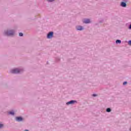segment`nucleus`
Returning a JSON list of instances; mask_svg holds the SVG:
<instances>
[{
  "label": "nucleus",
  "mask_w": 131,
  "mask_h": 131,
  "mask_svg": "<svg viewBox=\"0 0 131 131\" xmlns=\"http://www.w3.org/2000/svg\"><path fill=\"white\" fill-rule=\"evenodd\" d=\"M24 71L23 68H18L12 69L10 70V73L12 74H19V73H22Z\"/></svg>",
  "instance_id": "f257e3e1"
},
{
  "label": "nucleus",
  "mask_w": 131,
  "mask_h": 131,
  "mask_svg": "<svg viewBox=\"0 0 131 131\" xmlns=\"http://www.w3.org/2000/svg\"><path fill=\"white\" fill-rule=\"evenodd\" d=\"M16 31L14 29L6 30L4 31V34L7 36H13L15 35Z\"/></svg>",
  "instance_id": "f03ea898"
},
{
  "label": "nucleus",
  "mask_w": 131,
  "mask_h": 131,
  "mask_svg": "<svg viewBox=\"0 0 131 131\" xmlns=\"http://www.w3.org/2000/svg\"><path fill=\"white\" fill-rule=\"evenodd\" d=\"M75 28L76 30H77V31H82V30H84V27L80 25L76 26Z\"/></svg>",
  "instance_id": "7ed1b4c3"
},
{
  "label": "nucleus",
  "mask_w": 131,
  "mask_h": 131,
  "mask_svg": "<svg viewBox=\"0 0 131 131\" xmlns=\"http://www.w3.org/2000/svg\"><path fill=\"white\" fill-rule=\"evenodd\" d=\"M54 37V32H50L47 36V38L48 39H51Z\"/></svg>",
  "instance_id": "20e7f679"
},
{
  "label": "nucleus",
  "mask_w": 131,
  "mask_h": 131,
  "mask_svg": "<svg viewBox=\"0 0 131 131\" xmlns=\"http://www.w3.org/2000/svg\"><path fill=\"white\" fill-rule=\"evenodd\" d=\"M126 0H123V2H121L120 6L122 7V8H126Z\"/></svg>",
  "instance_id": "39448f33"
},
{
  "label": "nucleus",
  "mask_w": 131,
  "mask_h": 131,
  "mask_svg": "<svg viewBox=\"0 0 131 131\" xmlns=\"http://www.w3.org/2000/svg\"><path fill=\"white\" fill-rule=\"evenodd\" d=\"M76 103H77V101L76 100H71L67 102L66 105H67V106H69V105H73V104H75Z\"/></svg>",
  "instance_id": "423d86ee"
},
{
  "label": "nucleus",
  "mask_w": 131,
  "mask_h": 131,
  "mask_svg": "<svg viewBox=\"0 0 131 131\" xmlns=\"http://www.w3.org/2000/svg\"><path fill=\"white\" fill-rule=\"evenodd\" d=\"M15 119L17 122H21L24 120L23 118L21 117H16Z\"/></svg>",
  "instance_id": "0eeeda50"
},
{
  "label": "nucleus",
  "mask_w": 131,
  "mask_h": 131,
  "mask_svg": "<svg viewBox=\"0 0 131 131\" xmlns=\"http://www.w3.org/2000/svg\"><path fill=\"white\" fill-rule=\"evenodd\" d=\"M83 23H84L85 24H89L91 23V19L88 18H85L83 20Z\"/></svg>",
  "instance_id": "6e6552de"
},
{
  "label": "nucleus",
  "mask_w": 131,
  "mask_h": 131,
  "mask_svg": "<svg viewBox=\"0 0 131 131\" xmlns=\"http://www.w3.org/2000/svg\"><path fill=\"white\" fill-rule=\"evenodd\" d=\"M8 114H10V115H12L13 116H14V115H15V112H14V111H11V112H9L8 113Z\"/></svg>",
  "instance_id": "1a4fd4ad"
},
{
  "label": "nucleus",
  "mask_w": 131,
  "mask_h": 131,
  "mask_svg": "<svg viewBox=\"0 0 131 131\" xmlns=\"http://www.w3.org/2000/svg\"><path fill=\"white\" fill-rule=\"evenodd\" d=\"M116 43H121V40H119V39H117L116 41Z\"/></svg>",
  "instance_id": "9d476101"
},
{
  "label": "nucleus",
  "mask_w": 131,
  "mask_h": 131,
  "mask_svg": "<svg viewBox=\"0 0 131 131\" xmlns=\"http://www.w3.org/2000/svg\"><path fill=\"white\" fill-rule=\"evenodd\" d=\"M106 112L110 113L111 112V108H107L106 110Z\"/></svg>",
  "instance_id": "9b49d317"
},
{
  "label": "nucleus",
  "mask_w": 131,
  "mask_h": 131,
  "mask_svg": "<svg viewBox=\"0 0 131 131\" xmlns=\"http://www.w3.org/2000/svg\"><path fill=\"white\" fill-rule=\"evenodd\" d=\"M55 1H56V0H47V1L48 3H53V2H55Z\"/></svg>",
  "instance_id": "f8f14e48"
},
{
  "label": "nucleus",
  "mask_w": 131,
  "mask_h": 131,
  "mask_svg": "<svg viewBox=\"0 0 131 131\" xmlns=\"http://www.w3.org/2000/svg\"><path fill=\"white\" fill-rule=\"evenodd\" d=\"M4 127V124L0 123V128H3Z\"/></svg>",
  "instance_id": "ddd939ff"
},
{
  "label": "nucleus",
  "mask_w": 131,
  "mask_h": 131,
  "mask_svg": "<svg viewBox=\"0 0 131 131\" xmlns=\"http://www.w3.org/2000/svg\"><path fill=\"white\" fill-rule=\"evenodd\" d=\"M128 45H129V46H131V40L128 41Z\"/></svg>",
  "instance_id": "4468645a"
},
{
  "label": "nucleus",
  "mask_w": 131,
  "mask_h": 131,
  "mask_svg": "<svg viewBox=\"0 0 131 131\" xmlns=\"http://www.w3.org/2000/svg\"><path fill=\"white\" fill-rule=\"evenodd\" d=\"M19 36H23V33H19Z\"/></svg>",
  "instance_id": "2eb2a0df"
},
{
  "label": "nucleus",
  "mask_w": 131,
  "mask_h": 131,
  "mask_svg": "<svg viewBox=\"0 0 131 131\" xmlns=\"http://www.w3.org/2000/svg\"><path fill=\"white\" fill-rule=\"evenodd\" d=\"M127 83V82L125 81V82H124L123 83V85H125V84H126Z\"/></svg>",
  "instance_id": "dca6fc26"
},
{
  "label": "nucleus",
  "mask_w": 131,
  "mask_h": 131,
  "mask_svg": "<svg viewBox=\"0 0 131 131\" xmlns=\"http://www.w3.org/2000/svg\"><path fill=\"white\" fill-rule=\"evenodd\" d=\"M93 97H97V94H93L92 95Z\"/></svg>",
  "instance_id": "f3484780"
},
{
  "label": "nucleus",
  "mask_w": 131,
  "mask_h": 131,
  "mask_svg": "<svg viewBox=\"0 0 131 131\" xmlns=\"http://www.w3.org/2000/svg\"><path fill=\"white\" fill-rule=\"evenodd\" d=\"M128 29H130L131 30V24L129 26Z\"/></svg>",
  "instance_id": "a211bd4d"
},
{
  "label": "nucleus",
  "mask_w": 131,
  "mask_h": 131,
  "mask_svg": "<svg viewBox=\"0 0 131 131\" xmlns=\"http://www.w3.org/2000/svg\"><path fill=\"white\" fill-rule=\"evenodd\" d=\"M56 61H60V58H56Z\"/></svg>",
  "instance_id": "6ab92c4d"
},
{
  "label": "nucleus",
  "mask_w": 131,
  "mask_h": 131,
  "mask_svg": "<svg viewBox=\"0 0 131 131\" xmlns=\"http://www.w3.org/2000/svg\"><path fill=\"white\" fill-rule=\"evenodd\" d=\"M24 131H29L28 129H25Z\"/></svg>",
  "instance_id": "aec40b11"
},
{
  "label": "nucleus",
  "mask_w": 131,
  "mask_h": 131,
  "mask_svg": "<svg viewBox=\"0 0 131 131\" xmlns=\"http://www.w3.org/2000/svg\"><path fill=\"white\" fill-rule=\"evenodd\" d=\"M129 130L131 131V127H130V128Z\"/></svg>",
  "instance_id": "412c9836"
},
{
  "label": "nucleus",
  "mask_w": 131,
  "mask_h": 131,
  "mask_svg": "<svg viewBox=\"0 0 131 131\" xmlns=\"http://www.w3.org/2000/svg\"><path fill=\"white\" fill-rule=\"evenodd\" d=\"M103 21V20H102L101 21H100V22H102Z\"/></svg>",
  "instance_id": "4be33fe9"
}]
</instances>
